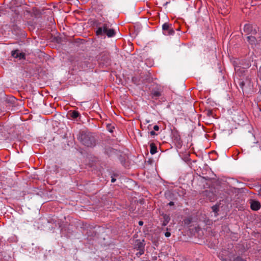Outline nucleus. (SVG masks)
Masks as SVG:
<instances>
[{
	"mask_svg": "<svg viewBox=\"0 0 261 261\" xmlns=\"http://www.w3.org/2000/svg\"><path fill=\"white\" fill-rule=\"evenodd\" d=\"M138 224L140 226H142L143 225V222L142 221H139Z\"/></svg>",
	"mask_w": 261,
	"mask_h": 261,
	"instance_id": "5701e85b",
	"label": "nucleus"
},
{
	"mask_svg": "<svg viewBox=\"0 0 261 261\" xmlns=\"http://www.w3.org/2000/svg\"><path fill=\"white\" fill-rule=\"evenodd\" d=\"M150 152L151 154H154L157 152V147L155 146V144L153 143H151L150 145Z\"/></svg>",
	"mask_w": 261,
	"mask_h": 261,
	"instance_id": "9d476101",
	"label": "nucleus"
},
{
	"mask_svg": "<svg viewBox=\"0 0 261 261\" xmlns=\"http://www.w3.org/2000/svg\"><path fill=\"white\" fill-rule=\"evenodd\" d=\"M168 3H169V2H166V3L165 4V5H168Z\"/></svg>",
	"mask_w": 261,
	"mask_h": 261,
	"instance_id": "bb28decb",
	"label": "nucleus"
},
{
	"mask_svg": "<svg viewBox=\"0 0 261 261\" xmlns=\"http://www.w3.org/2000/svg\"><path fill=\"white\" fill-rule=\"evenodd\" d=\"M234 261H246V260L245 259H243L242 258H241V257L238 256L234 259Z\"/></svg>",
	"mask_w": 261,
	"mask_h": 261,
	"instance_id": "2eb2a0df",
	"label": "nucleus"
},
{
	"mask_svg": "<svg viewBox=\"0 0 261 261\" xmlns=\"http://www.w3.org/2000/svg\"><path fill=\"white\" fill-rule=\"evenodd\" d=\"M165 236L166 237H169L171 236V233L170 232L167 231L165 233Z\"/></svg>",
	"mask_w": 261,
	"mask_h": 261,
	"instance_id": "6ab92c4d",
	"label": "nucleus"
},
{
	"mask_svg": "<svg viewBox=\"0 0 261 261\" xmlns=\"http://www.w3.org/2000/svg\"><path fill=\"white\" fill-rule=\"evenodd\" d=\"M80 115V113L76 111H73L70 113L71 117L73 119L77 118Z\"/></svg>",
	"mask_w": 261,
	"mask_h": 261,
	"instance_id": "f8f14e48",
	"label": "nucleus"
},
{
	"mask_svg": "<svg viewBox=\"0 0 261 261\" xmlns=\"http://www.w3.org/2000/svg\"><path fill=\"white\" fill-rule=\"evenodd\" d=\"M213 211L215 213H217L219 210V206L218 205H214L212 207Z\"/></svg>",
	"mask_w": 261,
	"mask_h": 261,
	"instance_id": "4468645a",
	"label": "nucleus"
},
{
	"mask_svg": "<svg viewBox=\"0 0 261 261\" xmlns=\"http://www.w3.org/2000/svg\"><path fill=\"white\" fill-rule=\"evenodd\" d=\"M174 202L173 201H170L169 203H168V205H170V206H172V205H174Z\"/></svg>",
	"mask_w": 261,
	"mask_h": 261,
	"instance_id": "4be33fe9",
	"label": "nucleus"
},
{
	"mask_svg": "<svg viewBox=\"0 0 261 261\" xmlns=\"http://www.w3.org/2000/svg\"><path fill=\"white\" fill-rule=\"evenodd\" d=\"M139 254H140V255H141V254H143V253H144V250H139Z\"/></svg>",
	"mask_w": 261,
	"mask_h": 261,
	"instance_id": "b1692460",
	"label": "nucleus"
},
{
	"mask_svg": "<svg viewBox=\"0 0 261 261\" xmlns=\"http://www.w3.org/2000/svg\"><path fill=\"white\" fill-rule=\"evenodd\" d=\"M162 90L160 88H155L152 89L151 91V97L152 98L157 99L162 95Z\"/></svg>",
	"mask_w": 261,
	"mask_h": 261,
	"instance_id": "423d86ee",
	"label": "nucleus"
},
{
	"mask_svg": "<svg viewBox=\"0 0 261 261\" xmlns=\"http://www.w3.org/2000/svg\"><path fill=\"white\" fill-rule=\"evenodd\" d=\"M111 24L110 23H105L100 27H99L96 34L97 36L106 35L108 37H112L115 36L116 32L113 29L111 28Z\"/></svg>",
	"mask_w": 261,
	"mask_h": 261,
	"instance_id": "f257e3e1",
	"label": "nucleus"
},
{
	"mask_svg": "<svg viewBox=\"0 0 261 261\" xmlns=\"http://www.w3.org/2000/svg\"><path fill=\"white\" fill-rule=\"evenodd\" d=\"M79 140L82 144L87 147H92L95 144V140L90 133L82 132L79 137Z\"/></svg>",
	"mask_w": 261,
	"mask_h": 261,
	"instance_id": "f03ea898",
	"label": "nucleus"
},
{
	"mask_svg": "<svg viewBox=\"0 0 261 261\" xmlns=\"http://www.w3.org/2000/svg\"><path fill=\"white\" fill-rule=\"evenodd\" d=\"M258 76L261 81V66L259 67V70L258 71Z\"/></svg>",
	"mask_w": 261,
	"mask_h": 261,
	"instance_id": "dca6fc26",
	"label": "nucleus"
},
{
	"mask_svg": "<svg viewBox=\"0 0 261 261\" xmlns=\"http://www.w3.org/2000/svg\"><path fill=\"white\" fill-rule=\"evenodd\" d=\"M244 84H245L243 81H241L239 82V85L242 88H243V87L244 86Z\"/></svg>",
	"mask_w": 261,
	"mask_h": 261,
	"instance_id": "a211bd4d",
	"label": "nucleus"
},
{
	"mask_svg": "<svg viewBox=\"0 0 261 261\" xmlns=\"http://www.w3.org/2000/svg\"><path fill=\"white\" fill-rule=\"evenodd\" d=\"M11 55L15 58H18L19 59H23L24 58V54L20 53L18 50H13L11 52Z\"/></svg>",
	"mask_w": 261,
	"mask_h": 261,
	"instance_id": "6e6552de",
	"label": "nucleus"
},
{
	"mask_svg": "<svg viewBox=\"0 0 261 261\" xmlns=\"http://www.w3.org/2000/svg\"><path fill=\"white\" fill-rule=\"evenodd\" d=\"M150 134L151 135V136H154V135H157V134L155 133V132L154 131H151L150 132Z\"/></svg>",
	"mask_w": 261,
	"mask_h": 261,
	"instance_id": "412c9836",
	"label": "nucleus"
},
{
	"mask_svg": "<svg viewBox=\"0 0 261 261\" xmlns=\"http://www.w3.org/2000/svg\"><path fill=\"white\" fill-rule=\"evenodd\" d=\"M115 181H116V179H115V178H112L111 179V182H114Z\"/></svg>",
	"mask_w": 261,
	"mask_h": 261,
	"instance_id": "393cba45",
	"label": "nucleus"
},
{
	"mask_svg": "<svg viewBox=\"0 0 261 261\" xmlns=\"http://www.w3.org/2000/svg\"><path fill=\"white\" fill-rule=\"evenodd\" d=\"M153 129L154 130L158 131L159 129V127L158 125H155L153 126Z\"/></svg>",
	"mask_w": 261,
	"mask_h": 261,
	"instance_id": "aec40b11",
	"label": "nucleus"
},
{
	"mask_svg": "<svg viewBox=\"0 0 261 261\" xmlns=\"http://www.w3.org/2000/svg\"><path fill=\"white\" fill-rule=\"evenodd\" d=\"M144 241H141L140 240H137L135 242V246L139 250H144Z\"/></svg>",
	"mask_w": 261,
	"mask_h": 261,
	"instance_id": "1a4fd4ad",
	"label": "nucleus"
},
{
	"mask_svg": "<svg viewBox=\"0 0 261 261\" xmlns=\"http://www.w3.org/2000/svg\"><path fill=\"white\" fill-rule=\"evenodd\" d=\"M3 10L0 8V14L2 13Z\"/></svg>",
	"mask_w": 261,
	"mask_h": 261,
	"instance_id": "a878e982",
	"label": "nucleus"
},
{
	"mask_svg": "<svg viewBox=\"0 0 261 261\" xmlns=\"http://www.w3.org/2000/svg\"><path fill=\"white\" fill-rule=\"evenodd\" d=\"M11 256L10 255L8 256V258H10Z\"/></svg>",
	"mask_w": 261,
	"mask_h": 261,
	"instance_id": "cd10ccee",
	"label": "nucleus"
},
{
	"mask_svg": "<svg viewBox=\"0 0 261 261\" xmlns=\"http://www.w3.org/2000/svg\"><path fill=\"white\" fill-rule=\"evenodd\" d=\"M213 114V112H212V110H208L207 112V115L208 116H211Z\"/></svg>",
	"mask_w": 261,
	"mask_h": 261,
	"instance_id": "f3484780",
	"label": "nucleus"
},
{
	"mask_svg": "<svg viewBox=\"0 0 261 261\" xmlns=\"http://www.w3.org/2000/svg\"><path fill=\"white\" fill-rule=\"evenodd\" d=\"M250 203L251 208L253 211H257L260 208V203L258 201L251 199Z\"/></svg>",
	"mask_w": 261,
	"mask_h": 261,
	"instance_id": "0eeeda50",
	"label": "nucleus"
},
{
	"mask_svg": "<svg viewBox=\"0 0 261 261\" xmlns=\"http://www.w3.org/2000/svg\"><path fill=\"white\" fill-rule=\"evenodd\" d=\"M107 128L108 130L110 132L112 133L113 132V129L114 128V126H112L111 124H107Z\"/></svg>",
	"mask_w": 261,
	"mask_h": 261,
	"instance_id": "ddd939ff",
	"label": "nucleus"
},
{
	"mask_svg": "<svg viewBox=\"0 0 261 261\" xmlns=\"http://www.w3.org/2000/svg\"><path fill=\"white\" fill-rule=\"evenodd\" d=\"M163 218H164V221H163V226H166V225H167V224L169 222V221L170 220V216L169 215L165 214L163 216Z\"/></svg>",
	"mask_w": 261,
	"mask_h": 261,
	"instance_id": "9b49d317",
	"label": "nucleus"
},
{
	"mask_svg": "<svg viewBox=\"0 0 261 261\" xmlns=\"http://www.w3.org/2000/svg\"><path fill=\"white\" fill-rule=\"evenodd\" d=\"M258 35H251L247 37V40L249 44L252 48H254L260 43L261 41V36H259L258 38H260V40L257 39Z\"/></svg>",
	"mask_w": 261,
	"mask_h": 261,
	"instance_id": "7ed1b4c3",
	"label": "nucleus"
},
{
	"mask_svg": "<svg viewBox=\"0 0 261 261\" xmlns=\"http://www.w3.org/2000/svg\"><path fill=\"white\" fill-rule=\"evenodd\" d=\"M243 30L244 32L248 35H257V31H258V28H253V25L250 24H245Z\"/></svg>",
	"mask_w": 261,
	"mask_h": 261,
	"instance_id": "39448f33",
	"label": "nucleus"
},
{
	"mask_svg": "<svg viewBox=\"0 0 261 261\" xmlns=\"http://www.w3.org/2000/svg\"><path fill=\"white\" fill-rule=\"evenodd\" d=\"M162 30L163 34L165 35H172L174 34L172 24L167 22L162 25Z\"/></svg>",
	"mask_w": 261,
	"mask_h": 261,
	"instance_id": "20e7f679",
	"label": "nucleus"
}]
</instances>
